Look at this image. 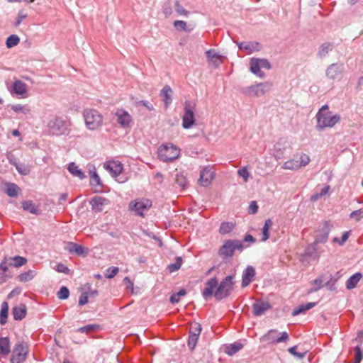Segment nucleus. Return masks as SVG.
I'll return each instance as SVG.
<instances>
[{"label": "nucleus", "instance_id": "1", "mask_svg": "<svg viewBox=\"0 0 363 363\" xmlns=\"http://www.w3.org/2000/svg\"><path fill=\"white\" fill-rule=\"evenodd\" d=\"M315 118L317 121L315 128L319 131L326 128H333L340 123L341 119L340 114L333 113L329 111V106L327 104L319 109Z\"/></svg>", "mask_w": 363, "mask_h": 363}, {"label": "nucleus", "instance_id": "31", "mask_svg": "<svg viewBox=\"0 0 363 363\" xmlns=\"http://www.w3.org/2000/svg\"><path fill=\"white\" fill-rule=\"evenodd\" d=\"M89 174H90V184L94 186H101V182L99 176L96 173V168L94 166H89Z\"/></svg>", "mask_w": 363, "mask_h": 363}, {"label": "nucleus", "instance_id": "52", "mask_svg": "<svg viewBox=\"0 0 363 363\" xmlns=\"http://www.w3.org/2000/svg\"><path fill=\"white\" fill-rule=\"evenodd\" d=\"M174 9L176 12L180 16H187L189 13L188 11H186L179 3V1H177L174 4Z\"/></svg>", "mask_w": 363, "mask_h": 363}, {"label": "nucleus", "instance_id": "42", "mask_svg": "<svg viewBox=\"0 0 363 363\" xmlns=\"http://www.w3.org/2000/svg\"><path fill=\"white\" fill-rule=\"evenodd\" d=\"M332 49H333L332 44L328 43H323V45H320V47L319 48L318 55L320 57H325L328 54V52L330 50H332Z\"/></svg>", "mask_w": 363, "mask_h": 363}, {"label": "nucleus", "instance_id": "53", "mask_svg": "<svg viewBox=\"0 0 363 363\" xmlns=\"http://www.w3.org/2000/svg\"><path fill=\"white\" fill-rule=\"evenodd\" d=\"M69 296V289L66 286H62L57 292V297L60 299H67Z\"/></svg>", "mask_w": 363, "mask_h": 363}, {"label": "nucleus", "instance_id": "47", "mask_svg": "<svg viewBox=\"0 0 363 363\" xmlns=\"http://www.w3.org/2000/svg\"><path fill=\"white\" fill-rule=\"evenodd\" d=\"M18 187L16 184L10 183L6 186V192L10 197H15L18 194Z\"/></svg>", "mask_w": 363, "mask_h": 363}, {"label": "nucleus", "instance_id": "13", "mask_svg": "<svg viewBox=\"0 0 363 363\" xmlns=\"http://www.w3.org/2000/svg\"><path fill=\"white\" fill-rule=\"evenodd\" d=\"M116 121L123 128H130L133 124L132 116L125 110L118 108L116 111Z\"/></svg>", "mask_w": 363, "mask_h": 363}, {"label": "nucleus", "instance_id": "19", "mask_svg": "<svg viewBox=\"0 0 363 363\" xmlns=\"http://www.w3.org/2000/svg\"><path fill=\"white\" fill-rule=\"evenodd\" d=\"M11 267L6 257L0 263V284L4 283L6 280L11 277L9 267Z\"/></svg>", "mask_w": 363, "mask_h": 363}, {"label": "nucleus", "instance_id": "30", "mask_svg": "<svg viewBox=\"0 0 363 363\" xmlns=\"http://www.w3.org/2000/svg\"><path fill=\"white\" fill-rule=\"evenodd\" d=\"M67 250L70 253L74 252L78 255H86L88 252L87 249L74 242L69 243Z\"/></svg>", "mask_w": 363, "mask_h": 363}, {"label": "nucleus", "instance_id": "28", "mask_svg": "<svg viewBox=\"0 0 363 363\" xmlns=\"http://www.w3.org/2000/svg\"><path fill=\"white\" fill-rule=\"evenodd\" d=\"M68 171L74 177L80 179L86 177L84 172L74 162H70L67 167Z\"/></svg>", "mask_w": 363, "mask_h": 363}, {"label": "nucleus", "instance_id": "14", "mask_svg": "<svg viewBox=\"0 0 363 363\" xmlns=\"http://www.w3.org/2000/svg\"><path fill=\"white\" fill-rule=\"evenodd\" d=\"M278 331L277 330H270L262 337V341L268 342L270 343H280L286 342L289 338V334L286 332L281 333L280 337L277 336Z\"/></svg>", "mask_w": 363, "mask_h": 363}, {"label": "nucleus", "instance_id": "11", "mask_svg": "<svg viewBox=\"0 0 363 363\" xmlns=\"http://www.w3.org/2000/svg\"><path fill=\"white\" fill-rule=\"evenodd\" d=\"M28 354V347L25 342H20L15 345L11 357V363H22Z\"/></svg>", "mask_w": 363, "mask_h": 363}, {"label": "nucleus", "instance_id": "29", "mask_svg": "<svg viewBox=\"0 0 363 363\" xmlns=\"http://www.w3.org/2000/svg\"><path fill=\"white\" fill-rule=\"evenodd\" d=\"M10 265L13 267H20L26 264V258L21 256L6 257Z\"/></svg>", "mask_w": 363, "mask_h": 363}, {"label": "nucleus", "instance_id": "58", "mask_svg": "<svg viewBox=\"0 0 363 363\" xmlns=\"http://www.w3.org/2000/svg\"><path fill=\"white\" fill-rule=\"evenodd\" d=\"M296 349H297V346L291 347L289 348V352L290 354L298 357V359H303L306 356V352H298L296 351Z\"/></svg>", "mask_w": 363, "mask_h": 363}, {"label": "nucleus", "instance_id": "49", "mask_svg": "<svg viewBox=\"0 0 363 363\" xmlns=\"http://www.w3.org/2000/svg\"><path fill=\"white\" fill-rule=\"evenodd\" d=\"M15 167L18 172L21 175H28L30 173V168L28 165L24 164L17 163Z\"/></svg>", "mask_w": 363, "mask_h": 363}, {"label": "nucleus", "instance_id": "45", "mask_svg": "<svg viewBox=\"0 0 363 363\" xmlns=\"http://www.w3.org/2000/svg\"><path fill=\"white\" fill-rule=\"evenodd\" d=\"M330 189V186L327 185L324 186L320 192L314 194L311 196V201H316L319 200L320 198H322L323 196L326 195Z\"/></svg>", "mask_w": 363, "mask_h": 363}, {"label": "nucleus", "instance_id": "34", "mask_svg": "<svg viewBox=\"0 0 363 363\" xmlns=\"http://www.w3.org/2000/svg\"><path fill=\"white\" fill-rule=\"evenodd\" d=\"M11 109L16 113H22L23 115H28L30 113L31 109L28 105L22 104H13L10 106Z\"/></svg>", "mask_w": 363, "mask_h": 363}, {"label": "nucleus", "instance_id": "50", "mask_svg": "<svg viewBox=\"0 0 363 363\" xmlns=\"http://www.w3.org/2000/svg\"><path fill=\"white\" fill-rule=\"evenodd\" d=\"M182 264V259L181 257H177L174 263L170 264L167 269L170 272H174L180 269Z\"/></svg>", "mask_w": 363, "mask_h": 363}, {"label": "nucleus", "instance_id": "35", "mask_svg": "<svg viewBox=\"0 0 363 363\" xmlns=\"http://www.w3.org/2000/svg\"><path fill=\"white\" fill-rule=\"evenodd\" d=\"M206 55L208 59L214 65H218L220 63V56L213 50H208L206 52Z\"/></svg>", "mask_w": 363, "mask_h": 363}, {"label": "nucleus", "instance_id": "2", "mask_svg": "<svg viewBox=\"0 0 363 363\" xmlns=\"http://www.w3.org/2000/svg\"><path fill=\"white\" fill-rule=\"evenodd\" d=\"M85 125L87 129L94 130L99 128L103 124L101 113L94 108H86L83 111Z\"/></svg>", "mask_w": 363, "mask_h": 363}, {"label": "nucleus", "instance_id": "48", "mask_svg": "<svg viewBox=\"0 0 363 363\" xmlns=\"http://www.w3.org/2000/svg\"><path fill=\"white\" fill-rule=\"evenodd\" d=\"M238 175L242 178L245 182H247L250 176L247 167L245 166L238 170Z\"/></svg>", "mask_w": 363, "mask_h": 363}, {"label": "nucleus", "instance_id": "17", "mask_svg": "<svg viewBox=\"0 0 363 363\" xmlns=\"http://www.w3.org/2000/svg\"><path fill=\"white\" fill-rule=\"evenodd\" d=\"M332 225L329 222H325L322 228L320 230L319 234L315 237L313 244L315 245L319 243H325L328 238L329 233L330 232Z\"/></svg>", "mask_w": 363, "mask_h": 363}, {"label": "nucleus", "instance_id": "24", "mask_svg": "<svg viewBox=\"0 0 363 363\" xmlns=\"http://www.w3.org/2000/svg\"><path fill=\"white\" fill-rule=\"evenodd\" d=\"M239 49L248 52L249 54L260 50L261 45L257 42H242L238 44Z\"/></svg>", "mask_w": 363, "mask_h": 363}, {"label": "nucleus", "instance_id": "10", "mask_svg": "<svg viewBox=\"0 0 363 363\" xmlns=\"http://www.w3.org/2000/svg\"><path fill=\"white\" fill-rule=\"evenodd\" d=\"M243 245L238 240H228L220 247L218 254L225 257H232L235 250H242Z\"/></svg>", "mask_w": 363, "mask_h": 363}, {"label": "nucleus", "instance_id": "22", "mask_svg": "<svg viewBox=\"0 0 363 363\" xmlns=\"http://www.w3.org/2000/svg\"><path fill=\"white\" fill-rule=\"evenodd\" d=\"M255 276V268L252 266H248L243 272L242 275V286H247L253 281Z\"/></svg>", "mask_w": 363, "mask_h": 363}, {"label": "nucleus", "instance_id": "39", "mask_svg": "<svg viewBox=\"0 0 363 363\" xmlns=\"http://www.w3.org/2000/svg\"><path fill=\"white\" fill-rule=\"evenodd\" d=\"M235 228L233 222H223L219 228V233L222 235L230 233Z\"/></svg>", "mask_w": 363, "mask_h": 363}, {"label": "nucleus", "instance_id": "6", "mask_svg": "<svg viewBox=\"0 0 363 363\" xmlns=\"http://www.w3.org/2000/svg\"><path fill=\"white\" fill-rule=\"evenodd\" d=\"M271 88L272 84L268 82H264L244 87L242 89V92L248 96L259 97L268 92Z\"/></svg>", "mask_w": 363, "mask_h": 363}, {"label": "nucleus", "instance_id": "44", "mask_svg": "<svg viewBox=\"0 0 363 363\" xmlns=\"http://www.w3.org/2000/svg\"><path fill=\"white\" fill-rule=\"evenodd\" d=\"M22 208L23 210L28 211L33 214L38 213V209L32 201H25L22 203Z\"/></svg>", "mask_w": 363, "mask_h": 363}, {"label": "nucleus", "instance_id": "8", "mask_svg": "<svg viewBox=\"0 0 363 363\" xmlns=\"http://www.w3.org/2000/svg\"><path fill=\"white\" fill-rule=\"evenodd\" d=\"M49 134L54 135H62L65 133L67 128L65 121L60 117L52 116L47 124Z\"/></svg>", "mask_w": 363, "mask_h": 363}, {"label": "nucleus", "instance_id": "21", "mask_svg": "<svg viewBox=\"0 0 363 363\" xmlns=\"http://www.w3.org/2000/svg\"><path fill=\"white\" fill-rule=\"evenodd\" d=\"M12 91L21 98H24L28 92V86L21 80H16L13 83Z\"/></svg>", "mask_w": 363, "mask_h": 363}, {"label": "nucleus", "instance_id": "54", "mask_svg": "<svg viewBox=\"0 0 363 363\" xmlns=\"http://www.w3.org/2000/svg\"><path fill=\"white\" fill-rule=\"evenodd\" d=\"M363 357V352L359 346L354 347V363H360Z\"/></svg>", "mask_w": 363, "mask_h": 363}, {"label": "nucleus", "instance_id": "38", "mask_svg": "<svg viewBox=\"0 0 363 363\" xmlns=\"http://www.w3.org/2000/svg\"><path fill=\"white\" fill-rule=\"evenodd\" d=\"M243 347V345L240 342H235L226 347L225 352L229 355H233L240 351Z\"/></svg>", "mask_w": 363, "mask_h": 363}, {"label": "nucleus", "instance_id": "61", "mask_svg": "<svg viewBox=\"0 0 363 363\" xmlns=\"http://www.w3.org/2000/svg\"><path fill=\"white\" fill-rule=\"evenodd\" d=\"M27 16H28V14L24 11H23V10L19 11V12L18 13L17 19L14 23V26L16 27L18 26L21 23L23 19H25Z\"/></svg>", "mask_w": 363, "mask_h": 363}, {"label": "nucleus", "instance_id": "64", "mask_svg": "<svg viewBox=\"0 0 363 363\" xmlns=\"http://www.w3.org/2000/svg\"><path fill=\"white\" fill-rule=\"evenodd\" d=\"M6 157L11 164L15 166L18 163L17 158L11 152H8L6 155Z\"/></svg>", "mask_w": 363, "mask_h": 363}, {"label": "nucleus", "instance_id": "20", "mask_svg": "<svg viewBox=\"0 0 363 363\" xmlns=\"http://www.w3.org/2000/svg\"><path fill=\"white\" fill-rule=\"evenodd\" d=\"M342 72V65L334 63L330 65L326 69V76L330 79L339 77Z\"/></svg>", "mask_w": 363, "mask_h": 363}, {"label": "nucleus", "instance_id": "59", "mask_svg": "<svg viewBox=\"0 0 363 363\" xmlns=\"http://www.w3.org/2000/svg\"><path fill=\"white\" fill-rule=\"evenodd\" d=\"M350 217L352 219H354L356 221L360 220L363 218V209L352 211Z\"/></svg>", "mask_w": 363, "mask_h": 363}, {"label": "nucleus", "instance_id": "60", "mask_svg": "<svg viewBox=\"0 0 363 363\" xmlns=\"http://www.w3.org/2000/svg\"><path fill=\"white\" fill-rule=\"evenodd\" d=\"M174 26L177 30H187L186 23L184 21H175L174 22Z\"/></svg>", "mask_w": 363, "mask_h": 363}, {"label": "nucleus", "instance_id": "40", "mask_svg": "<svg viewBox=\"0 0 363 363\" xmlns=\"http://www.w3.org/2000/svg\"><path fill=\"white\" fill-rule=\"evenodd\" d=\"M9 313V306L6 302H4L1 305L0 311V324L4 325L7 321Z\"/></svg>", "mask_w": 363, "mask_h": 363}, {"label": "nucleus", "instance_id": "15", "mask_svg": "<svg viewBox=\"0 0 363 363\" xmlns=\"http://www.w3.org/2000/svg\"><path fill=\"white\" fill-rule=\"evenodd\" d=\"M215 177L214 172L209 167L203 168L200 172V177L199 179V184L202 186H209Z\"/></svg>", "mask_w": 363, "mask_h": 363}, {"label": "nucleus", "instance_id": "62", "mask_svg": "<svg viewBox=\"0 0 363 363\" xmlns=\"http://www.w3.org/2000/svg\"><path fill=\"white\" fill-rule=\"evenodd\" d=\"M176 183L182 188H184L186 185V177L182 174H177Z\"/></svg>", "mask_w": 363, "mask_h": 363}, {"label": "nucleus", "instance_id": "33", "mask_svg": "<svg viewBox=\"0 0 363 363\" xmlns=\"http://www.w3.org/2000/svg\"><path fill=\"white\" fill-rule=\"evenodd\" d=\"M10 350V341L9 337H0V354L7 355L9 354Z\"/></svg>", "mask_w": 363, "mask_h": 363}, {"label": "nucleus", "instance_id": "46", "mask_svg": "<svg viewBox=\"0 0 363 363\" xmlns=\"http://www.w3.org/2000/svg\"><path fill=\"white\" fill-rule=\"evenodd\" d=\"M20 42V38L16 35H11L6 39V45L9 48H13L17 45Z\"/></svg>", "mask_w": 363, "mask_h": 363}, {"label": "nucleus", "instance_id": "56", "mask_svg": "<svg viewBox=\"0 0 363 363\" xmlns=\"http://www.w3.org/2000/svg\"><path fill=\"white\" fill-rule=\"evenodd\" d=\"M186 294V291L184 289H181L179 292L177 294H174L171 296L170 297V301L172 303H175L179 301L180 297L183 296Z\"/></svg>", "mask_w": 363, "mask_h": 363}, {"label": "nucleus", "instance_id": "41", "mask_svg": "<svg viewBox=\"0 0 363 363\" xmlns=\"http://www.w3.org/2000/svg\"><path fill=\"white\" fill-rule=\"evenodd\" d=\"M273 223L271 219H267L265 220L264 225L262 228V241L264 242L269 238V230L272 227Z\"/></svg>", "mask_w": 363, "mask_h": 363}, {"label": "nucleus", "instance_id": "43", "mask_svg": "<svg viewBox=\"0 0 363 363\" xmlns=\"http://www.w3.org/2000/svg\"><path fill=\"white\" fill-rule=\"evenodd\" d=\"M323 280L322 277H320L311 282L313 286L308 290V293H313L323 287Z\"/></svg>", "mask_w": 363, "mask_h": 363}, {"label": "nucleus", "instance_id": "23", "mask_svg": "<svg viewBox=\"0 0 363 363\" xmlns=\"http://www.w3.org/2000/svg\"><path fill=\"white\" fill-rule=\"evenodd\" d=\"M173 91L169 85H165L160 91V96L162 98L165 108H167L172 102Z\"/></svg>", "mask_w": 363, "mask_h": 363}, {"label": "nucleus", "instance_id": "12", "mask_svg": "<svg viewBox=\"0 0 363 363\" xmlns=\"http://www.w3.org/2000/svg\"><path fill=\"white\" fill-rule=\"evenodd\" d=\"M152 206V201L149 199H136L133 201L129 204L130 209L133 211L136 215L144 216L145 213Z\"/></svg>", "mask_w": 363, "mask_h": 363}, {"label": "nucleus", "instance_id": "9", "mask_svg": "<svg viewBox=\"0 0 363 363\" xmlns=\"http://www.w3.org/2000/svg\"><path fill=\"white\" fill-rule=\"evenodd\" d=\"M195 111L196 106L191 101H186L184 108V115L182 116V127L184 129H189L195 123Z\"/></svg>", "mask_w": 363, "mask_h": 363}, {"label": "nucleus", "instance_id": "37", "mask_svg": "<svg viewBox=\"0 0 363 363\" xmlns=\"http://www.w3.org/2000/svg\"><path fill=\"white\" fill-rule=\"evenodd\" d=\"M36 275V272L32 269L18 275V279L21 282H28L32 280Z\"/></svg>", "mask_w": 363, "mask_h": 363}, {"label": "nucleus", "instance_id": "7", "mask_svg": "<svg viewBox=\"0 0 363 363\" xmlns=\"http://www.w3.org/2000/svg\"><path fill=\"white\" fill-rule=\"evenodd\" d=\"M271 68L270 62L265 58L252 57L250 60V72L261 79L265 77V74L264 72L261 71V69L269 70Z\"/></svg>", "mask_w": 363, "mask_h": 363}, {"label": "nucleus", "instance_id": "36", "mask_svg": "<svg viewBox=\"0 0 363 363\" xmlns=\"http://www.w3.org/2000/svg\"><path fill=\"white\" fill-rule=\"evenodd\" d=\"M315 303H312V302L307 303L306 304L300 305L297 308L294 309V311H292V315L296 316V315L312 308L313 306H315Z\"/></svg>", "mask_w": 363, "mask_h": 363}, {"label": "nucleus", "instance_id": "3", "mask_svg": "<svg viewBox=\"0 0 363 363\" xmlns=\"http://www.w3.org/2000/svg\"><path fill=\"white\" fill-rule=\"evenodd\" d=\"M311 162L310 157L306 153H296L293 158L286 161L281 168L286 170L296 171L308 165Z\"/></svg>", "mask_w": 363, "mask_h": 363}, {"label": "nucleus", "instance_id": "55", "mask_svg": "<svg viewBox=\"0 0 363 363\" xmlns=\"http://www.w3.org/2000/svg\"><path fill=\"white\" fill-rule=\"evenodd\" d=\"M118 272V267H111L106 269V273L105 276L107 279H112L117 274Z\"/></svg>", "mask_w": 363, "mask_h": 363}, {"label": "nucleus", "instance_id": "27", "mask_svg": "<svg viewBox=\"0 0 363 363\" xmlns=\"http://www.w3.org/2000/svg\"><path fill=\"white\" fill-rule=\"evenodd\" d=\"M12 313L15 320H22L26 315V305L21 303L19 306L13 307Z\"/></svg>", "mask_w": 363, "mask_h": 363}, {"label": "nucleus", "instance_id": "51", "mask_svg": "<svg viewBox=\"0 0 363 363\" xmlns=\"http://www.w3.org/2000/svg\"><path fill=\"white\" fill-rule=\"evenodd\" d=\"M99 325H98L96 324H91V325H87L86 326L79 328L78 331L81 332V333H89L91 331H95V330H99Z\"/></svg>", "mask_w": 363, "mask_h": 363}, {"label": "nucleus", "instance_id": "4", "mask_svg": "<svg viewBox=\"0 0 363 363\" xmlns=\"http://www.w3.org/2000/svg\"><path fill=\"white\" fill-rule=\"evenodd\" d=\"M234 275L227 276L220 283L218 284V287L214 293V297L217 300H222L227 298L233 289Z\"/></svg>", "mask_w": 363, "mask_h": 363}, {"label": "nucleus", "instance_id": "57", "mask_svg": "<svg viewBox=\"0 0 363 363\" xmlns=\"http://www.w3.org/2000/svg\"><path fill=\"white\" fill-rule=\"evenodd\" d=\"M199 337V336H196V335L189 334L188 345L191 350H193L196 347Z\"/></svg>", "mask_w": 363, "mask_h": 363}, {"label": "nucleus", "instance_id": "32", "mask_svg": "<svg viewBox=\"0 0 363 363\" xmlns=\"http://www.w3.org/2000/svg\"><path fill=\"white\" fill-rule=\"evenodd\" d=\"M362 277V274L360 272L355 273L351 276L346 282V287L347 289H352L355 288Z\"/></svg>", "mask_w": 363, "mask_h": 363}, {"label": "nucleus", "instance_id": "5", "mask_svg": "<svg viewBox=\"0 0 363 363\" xmlns=\"http://www.w3.org/2000/svg\"><path fill=\"white\" fill-rule=\"evenodd\" d=\"M179 154L180 149L172 143L162 145L158 149L159 158L165 162L174 160L179 156Z\"/></svg>", "mask_w": 363, "mask_h": 363}, {"label": "nucleus", "instance_id": "16", "mask_svg": "<svg viewBox=\"0 0 363 363\" xmlns=\"http://www.w3.org/2000/svg\"><path fill=\"white\" fill-rule=\"evenodd\" d=\"M218 287V279L216 277H212L208 279L206 284L205 287L202 290V295L205 298H208L211 296H214L215 291Z\"/></svg>", "mask_w": 363, "mask_h": 363}, {"label": "nucleus", "instance_id": "63", "mask_svg": "<svg viewBox=\"0 0 363 363\" xmlns=\"http://www.w3.org/2000/svg\"><path fill=\"white\" fill-rule=\"evenodd\" d=\"M350 232H345L342 236L341 240H339L337 238H335L333 239L334 242H337L340 245H343L344 243L347 241L349 238Z\"/></svg>", "mask_w": 363, "mask_h": 363}, {"label": "nucleus", "instance_id": "18", "mask_svg": "<svg viewBox=\"0 0 363 363\" xmlns=\"http://www.w3.org/2000/svg\"><path fill=\"white\" fill-rule=\"evenodd\" d=\"M104 168L108 171L113 177H116L121 173L123 164L118 161H109L104 164Z\"/></svg>", "mask_w": 363, "mask_h": 363}, {"label": "nucleus", "instance_id": "25", "mask_svg": "<svg viewBox=\"0 0 363 363\" xmlns=\"http://www.w3.org/2000/svg\"><path fill=\"white\" fill-rule=\"evenodd\" d=\"M108 201L104 197L95 196L91 199L90 203L94 211L101 212L103 211L104 206L108 204Z\"/></svg>", "mask_w": 363, "mask_h": 363}, {"label": "nucleus", "instance_id": "26", "mask_svg": "<svg viewBox=\"0 0 363 363\" xmlns=\"http://www.w3.org/2000/svg\"><path fill=\"white\" fill-rule=\"evenodd\" d=\"M269 307L268 302L256 301L252 306L253 314L257 316L262 315L265 313Z\"/></svg>", "mask_w": 363, "mask_h": 363}]
</instances>
